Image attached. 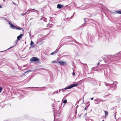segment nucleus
<instances>
[{
    "mask_svg": "<svg viewBox=\"0 0 121 121\" xmlns=\"http://www.w3.org/2000/svg\"><path fill=\"white\" fill-rule=\"evenodd\" d=\"M78 83H77L75 84H71L69 86H67L65 87L64 89H70L73 87H74L78 85Z\"/></svg>",
    "mask_w": 121,
    "mask_h": 121,
    "instance_id": "f257e3e1",
    "label": "nucleus"
},
{
    "mask_svg": "<svg viewBox=\"0 0 121 121\" xmlns=\"http://www.w3.org/2000/svg\"><path fill=\"white\" fill-rule=\"evenodd\" d=\"M8 23L11 28H12L13 29H16V28H17V27L16 26L12 24L10 22H9Z\"/></svg>",
    "mask_w": 121,
    "mask_h": 121,
    "instance_id": "f03ea898",
    "label": "nucleus"
},
{
    "mask_svg": "<svg viewBox=\"0 0 121 121\" xmlns=\"http://www.w3.org/2000/svg\"><path fill=\"white\" fill-rule=\"evenodd\" d=\"M39 60V59H38L35 57H32L30 59V61H36Z\"/></svg>",
    "mask_w": 121,
    "mask_h": 121,
    "instance_id": "7ed1b4c3",
    "label": "nucleus"
},
{
    "mask_svg": "<svg viewBox=\"0 0 121 121\" xmlns=\"http://www.w3.org/2000/svg\"><path fill=\"white\" fill-rule=\"evenodd\" d=\"M59 50V48H57V49L54 51V52H52L50 54V55H52L56 53Z\"/></svg>",
    "mask_w": 121,
    "mask_h": 121,
    "instance_id": "20e7f679",
    "label": "nucleus"
},
{
    "mask_svg": "<svg viewBox=\"0 0 121 121\" xmlns=\"http://www.w3.org/2000/svg\"><path fill=\"white\" fill-rule=\"evenodd\" d=\"M58 63L60 64V65H63L66 64V63L64 61H59Z\"/></svg>",
    "mask_w": 121,
    "mask_h": 121,
    "instance_id": "39448f33",
    "label": "nucleus"
},
{
    "mask_svg": "<svg viewBox=\"0 0 121 121\" xmlns=\"http://www.w3.org/2000/svg\"><path fill=\"white\" fill-rule=\"evenodd\" d=\"M22 34H20L17 37V39L18 40H20V39L22 37Z\"/></svg>",
    "mask_w": 121,
    "mask_h": 121,
    "instance_id": "423d86ee",
    "label": "nucleus"
},
{
    "mask_svg": "<svg viewBox=\"0 0 121 121\" xmlns=\"http://www.w3.org/2000/svg\"><path fill=\"white\" fill-rule=\"evenodd\" d=\"M63 7V6L60 5V4H58L57 6V8L59 9H60Z\"/></svg>",
    "mask_w": 121,
    "mask_h": 121,
    "instance_id": "0eeeda50",
    "label": "nucleus"
},
{
    "mask_svg": "<svg viewBox=\"0 0 121 121\" xmlns=\"http://www.w3.org/2000/svg\"><path fill=\"white\" fill-rule=\"evenodd\" d=\"M34 44V43L33 42L31 41L30 42V45L31 47H34L35 46H33V45Z\"/></svg>",
    "mask_w": 121,
    "mask_h": 121,
    "instance_id": "6e6552de",
    "label": "nucleus"
},
{
    "mask_svg": "<svg viewBox=\"0 0 121 121\" xmlns=\"http://www.w3.org/2000/svg\"><path fill=\"white\" fill-rule=\"evenodd\" d=\"M113 83V82H112L111 83V84H107V83H105V84L106 86H109V85L111 84H112Z\"/></svg>",
    "mask_w": 121,
    "mask_h": 121,
    "instance_id": "1a4fd4ad",
    "label": "nucleus"
},
{
    "mask_svg": "<svg viewBox=\"0 0 121 121\" xmlns=\"http://www.w3.org/2000/svg\"><path fill=\"white\" fill-rule=\"evenodd\" d=\"M117 13L121 14V10H118L116 11Z\"/></svg>",
    "mask_w": 121,
    "mask_h": 121,
    "instance_id": "9d476101",
    "label": "nucleus"
},
{
    "mask_svg": "<svg viewBox=\"0 0 121 121\" xmlns=\"http://www.w3.org/2000/svg\"><path fill=\"white\" fill-rule=\"evenodd\" d=\"M16 29L20 30L21 29H22V31H23L24 30L22 28H21L20 27H17V28H16Z\"/></svg>",
    "mask_w": 121,
    "mask_h": 121,
    "instance_id": "9b49d317",
    "label": "nucleus"
},
{
    "mask_svg": "<svg viewBox=\"0 0 121 121\" xmlns=\"http://www.w3.org/2000/svg\"><path fill=\"white\" fill-rule=\"evenodd\" d=\"M23 97L24 96L22 95L19 96V98L20 99H22Z\"/></svg>",
    "mask_w": 121,
    "mask_h": 121,
    "instance_id": "f8f14e48",
    "label": "nucleus"
},
{
    "mask_svg": "<svg viewBox=\"0 0 121 121\" xmlns=\"http://www.w3.org/2000/svg\"><path fill=\"white\" fill-rule=\"evenodd\" d=\"M58 62L57 61L54 60V61H52V63H58Z\"/></svg>",
    "mask_w": 121,
    "mask_h": 121,
    "instance_id": "ddd939ff",
    "label": "nucleus"
},
{
    "mask_svg": "<svg viewBox=\"0 0 121 121\" xmlns=\"http://www.w3.org/2000/svg\"><path fill=\"white\" fill-rule=\"evenodd\" d=\"M84 21L85 22H88V20L87 18H84Z\"/></svg>",
    "mask_w": 121,
    "mask_h": 121,
    "instance_id": "4468645a",
    "label": "nucleus"
},
{
    "mask_svg": "<svg viewBox=\"0 0 121 121\" xmlns=\"http://www.w3.org/2000/svg\"><path fill=\"white\" fill-rule=\"evenodd\" d=\"M62 101H63V102L64 104H66L67 102V101L66 100H65L63 101V99L62 100Z\"/></svg>",
    "mask_w": 121,
    "mask_h": 121,
    "instance_id": "2eb2a0df",
    "label": "nucleus"
},
{
    "mask_svg": "<svg viewBox=\"0 0 121 121\" xmlns=\"http://www.w3.org/2000/svg\"><path fill=\"white\" fill-rule=\"evenodd\" d=\"M31 70H28V71H26L24 73H27L28 72H31Z\"/></svg>",
    "mask_w": 121,
    "mask_h": 121,
    "instance_id": "dca6fc26",
    "label": "nucleus"
},
{
    "mask_svg": "<svg viewBox=\"0 0 121 121\" xmlns=\"http://www.w3.org/2000/svg\"><path fill=\"white\" fill-rule=\"evenodd\" d=\"M104 112L105 115H107L108 114V112L106 111H105Z\"/></svg>",
    "mask_w": 121,
    "mask_h": 121,
    "instance_id": "f3484780",
    "label": "nucleus"
},
{
    "mask_svg": "<svg viewBox=\"0 0 121 121\" xmlns=\"http://www.w3.org/2000/svg\"><path fill=\"white\" fill-rule=\"evenodd\" d=\"M0 18H1L2 19L4 20H6V19L4 17H0Z\"/></svg>",
    "mask_w": 121,
    "mask_h": 121,
    "instance_id": "a211bd4d",
    "label": "nucleus"
},
{
    "mask_svg": "<svg viewBox=\"0 0 121 121\" xmlns=\"http://www.w3.org/2000/svg\"><path fill=\"white\" fill-rule=\"evenodd\" d=\"M2 89V87H0V93L1 92Z\"/></svg>",
    "mask_w": 121,
    "mask_h": 121,
    "instance_id": "6ab92c4d",
    "label": "nucleus"
},
{
    "mask_svg": "<svg viewBox=\"0 0 121 121\" xmlns=\"http://www.w3.org/2000/svg\"><path fill=\"white\" fill-rule=\"evenodd\" d=\"M25 15V14H24V13H22L21 14V15L22 16H24Z\"/></svg>",
    "mask_w": 121,
    "mask_h": 121,
    "instance_id": "aec40b11",
    "label": "nucleus"
},
{
    "mask_svg": "<svg viewBox=\"0 0 121 121\" xmlns=\"http://www.w3.org/2000/svg\"><path fill=\"white\" fill-rule=\"evenodd\" d=\"M72 74L73 75H75V73L74 72H73L72 73Z\"/></svg>",
    "mask_w": 121,
    "mask_h": 121,
    "instance_id": "412c9836",
    "label": "nucleus"
},
{
    "mask_svg": "<svg viewBox=\"0 0 121 121\" xmlns=\"http://www.w3.org/2000/svg\"><path fill=\"white\" fill-rule=\"evenodd\" d=\"M14 47V46H13L12 47H11L10 48H9L7 50H8V49H10V48H11L12 47Z\"/></svg>",
    "mask_w": 121,
    "mask_h": 121,
    "instance_id": "4be33fe9",
    "label": "nucleus"
},
{
    "mask_svg": "<svg viewBox=\"0 0 121 121\" xmlns=\"http://www.w3.org/2000/svg\"><path fill=\"white\" fill-rule=\"evenodd\" d=\"M59 93V92H58V91H57L56 92V93Z\"/></svg>",
    "mask_w": 121,
    "mask_h": 121,
    "instance_id": "5701e85b",
    "label": "nucleus"
},
{
    "mask_svg": "<svg viewBox=\"0 0 121 121\" xmlns=\"http://www.w3.org/2000/svg\"><path fill=\"white\" fill-rule=\"evenodd\" d=\"M62 90V91L63 92H64V89H62V90Z\"/></svg>",
    "mask_w": 121,
    "mask_h": 121,
    "instance_id": "b1692460",
    "label": "nucleus"
},
{
    "mask_svg": "<svg viewBox=\"0 0 121 121\" xmlns=\"http://www.w3.org/2000/svg\"><path fill=\"white\" fill-rule=\"evenodd\" d=\"M13 4H14L16 5V4H15L14 2H13Z\"/></svg>",
    "mask_w": 121,
    "mask_h": 121,
    "instance_id": "393cba45",
    "label": "nucleus"
},
{
    "mask_svg": "<svg viewBox=\"0 0 121 121\" xmlns=\"http://www.w3.org/2000/svg\"><path fill=\"white\" fill-rule=\"evenodd\" d=\"M55 93V92H53L52 93V95H54V94Z\"/></svg>",
    "mask_w": 121,
    "mask_h": 121,
    "instance_id": "a878e982",
    "label": "nucleus"
},
{
    "mask_svg": "<svg viewBox=\"0 0 121 121\" xmlns=\"http://www.w3.org/2000/svg\"><path fill=\"white\" fill-rule=\"evenodd\" d=\"M93 99V97L92 98H91V100H92Z\"/></svg>",
    "mask_w": 121,
    "mask_h": 121,
    "instance_id": "bb28decb",
    "label": "nucleus"
},
{
    "mask_svg": "<svg viewBox=\"0 0 121 121\" xmlns=\"http://www.w3.org/2000/svg\"><path fill=\"white\" fill-rule=\"evenodd\" d=\"M73 17V16H72L71 17V18H72Z\"/></svg>",
    "mask_w": 121,
    "mask_h": 121,
    "instance_id": "cd10ccee",
    "label": "nucleus"
},
{
    "mask_svg": "<svg viewBox=\"0 0 121 121\" xmlns=\"http://www.w3.org/2000/svg\"><path fill=\"white\" fill-rule=\"evenodd\" d=\"M84 26H85V25H84V24H83V25H82V26L84 27Z\"/></svg>",
    "mask_w": 121,
    "mask_h": 121,
    "instance_id": "c85d7f7f",
    "label": "nucleus"
},
{
    "mask_svg": "<svg viewBox=\"0 0 121 121\" xmlns=\"http://www.w3.org/2000/svg\"><path fill=\"white\" fill-rule=\"evenodd\" d=\"M31 10H27V11H31Z\"/></svg>",
    "mask_w": 121,
    "mask_h": 121,
    "instance_id": "c756f323",
    "label": "nucleus"
},
{
    "mask_svg": "<svg viewBox=\"0 0 121 121\" xmlns=\"http://www.w3.org/2000/svg\"><path fill=\"white\" fill-rule=\"evenodd\" d=\"M84 109L85 110H86V107H85L84 108Z\"/></svg>",
    "mask_w": 121,
    "mask_h": 121,
    "instance_id": "7c9ffc66",
    "label": "nucleus"
},
{
    "mask_svg": "<svg viewBox=\"0 0 121 121\" xmlns=\"http://www.w3.org/2000/svg\"><path fill=\"white\" fill-rule=\"evenodd\" d=\"M2 6L0 5V8H2Z\"/></svg>",
    "mask_w": 121,
    "mask_h": 121,
    "instance_id": "2f4dec72",
    "label": "nucleus"
},
{
    "mask_svg": "<svg viewBox=\"0 0 121 121\" xmlns=\"http://www.w3.org/2000/svg\"><path fill=\"white\" fill-rule=\"evenodd\" d=\"M99 63H98L97 64V65H99Z\"/></svg>",
    "mask_w": 121,
    "mask_h": 121,
    "instance_id": "473e14b6",
    "label": "nucleus"
},
{
    "mask_svg": "<svg viewBox=\"0 0 121 121\" xmlns=\"http://www.w3.org/2000/svg\"><path fill=\"white\" fill-rule=\"evenodd\" d=\"M18 40L17 39L16 40V41H17V42L18 41Z\"/></svg>",
    "mask_w": 121,
    "mask_h": 121,
    "instance_id": "72a5a7b5",
    "label": "nucleus"
},
{
    "mask_svg": "<svg viewBox=\"0 0 121 121\" xmlns=\"http://www.w3.org/2000/svg\"><path fill=\"white\" fill-rule=\"evenodd\" d=\"M35 10V9H31V10Z\"/></svg>",
    "mask_w": 121,
    "mask_h": 121,
    "instance_id": "f704fd0d",
    "label": "nucleus"
},
{
    "mask_svg": "<svg viewBox=\"0 0 121 121\" xmlns=\"http://www.w3.org/2000/svg\"><path fill=\"white\" fill-rule=\"evenodd\" d=\"M27 12L24 13V14H25V15L26 14V13Z\"/></svg>",
    "mask_w": 121,
    "mask_h": 121,
    "instance_id": "c9c22d12",
    "label": "nucleus"
},
{
    "mask_svg": "<svg viewBox=\"0 0 121 121\" xmlns=\"http://www.w3.org/2000/svg\"><path fill=\"white\" fill-rule=\"evenodd\" d=\"M61 90H59V92H60V91Z\"/></svg>",
    "mask_w": 121,
    "mask_h": 121,
    "instance_id": "e433bc0d",
    "label": "nucleus"
},
{
    "mask_svg": "<svg viewBox=\"0 0 121 121\" xmlns=\"http://www.w3.org/2000/svg\"><path fill=\"white\" fill-rule=\"evenodd\" d=\"M81 116V115H80L79 116V117H80Z\"/></svg>",
    "mask_w": 121,
    "mask_h": 121,
    "instance_id": "4c0bfd02",
    "label": "nucleus"
},
{
    "mask_svg": "<svg viewBox=\"0 0 121 121\" xmlns=\"http://www.w3.org/2000/svg\"><path fill=\"white\" fill-rule=\"evenodd\" d=\"M74 13H73V15H74Z\"/></svg>",
    "mask_w": 121,
    "mask_h": 121,
    "instance_id": "58836bf2",
    "label": "nucleus"
},
{
    "mask_svg": "<svg viewBox=\"0 0 121 121\" xmlns=\"http://www.w3.org/2000/svg\"><path fill=\"white\" fill-rule=\"evenodd\" d=\"M29 34L30 35V32H29Z\"/></svg>",
    "mask_w": 121,
    "mask_h": 121,
    "instance_id": "ea45409f",
    "label": "nucleus"
},
{
    "mask_svg": "<svg viewBox=\"0 0 121 121\" xmlns=\"http://www.w3.org/2000/svg\"><path fill=\"white\" fill-rule=\"evenodd\" d=\"M29 34L30 35V32H29Z\"/></svg>",
    "mask_w": 121,
    "mask_h": 121,
    "instance_id": "a19ab883",
    "label": "nucleus"
},
{
    "mask_svg": "<svg viewBox=\"0 0 121 121\" xmlns=\"http://www.w3.org/2000/svg\"><path fill=\"white\" fill-rule=\"evenodd\" d=\"M3 52L2 51H0V52Z\"/></svg>",
    "mask_w": 121,
    "mask_h": 121,
    "instance_id": "79ce46f5",
    "label": "nucleus"
},
{
    "mask_svg": "<svg viewBox=\"0 0 121 121\" xmlns=\"http://www.w3.org/2000/svg\"><path fill=\"white\" fill-rule=\"evenodd\" d=\"M31 19H32V18H31V19H30V20H31Z\"/></svg>",
    "mask_w": 121,
    "mask_h": 121,
    "instance_id": "37998d69",
    "label": "nucleus"
},
{
    "mask_svg": "<svg viewBox=\"0 0 121 121\" xmlns=\"http://www.w3.org/2000/svg\"><path fill=\"white\" fill-rule=\"evenodd\" d=\"M3 0V1H4L5 0Z\"/></svg>",
    "mask_w": 121,
    "mask_h": 121,
    "instance_id": "c03bdc74",
    "label": "nucleus"
}]
</instances>
